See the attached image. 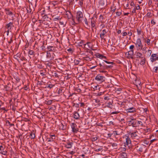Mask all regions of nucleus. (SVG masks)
<instances>
[{
    "label": "nucleus",
    "instance_id": "64",
    "mask_svg": "<svg viewBox=\"0 0 158 158\" xmlns=\"http://www.w3.org/2000/svg\"><path fill=\"white\" fill-rule=\"evenodd\" d=\"M130 5L131 6H135V4H134V2L132 1L130 3Z\"/></svg>",
    "mask_w": 158,
    "mask_h": 158
},
{
    "label": "nucleus",
    "instance_id": "4",
    "mask_svg": "<svg viewBox=\"0 0 158 158\" xmlns=\"http://www.w3.org/2000/svg\"><path fill=\"white\" fill-rule=\"evenodd\" d=\"M83 18L82 13L81 11H78L76 14V19L78 23H81Z\"/></svg>",
    "mask_w": 158,
    "mask_h": 158
},
{
    "label": "nucleus",
    "instance_id": "2",
    "mask_svg": "<svg viewBox=\"0 0 158 158\" xmlns=\"http://www.w3.org/2000/svg\"><path fill=\"white\" fill-rule=\"evenodd\" d=\"M136 47L137 48V50H140V49H142V48L143 47V45L142 44V42L141 39L140 38L138 39L136 42L135 43Z\"/></svg>",
    "mask_w": 158,
    "mask_h": 158
},
{
    "label": "nucleus",
    "instance_id": "1",
    "mask_svg": "<svg viewBox=\"0 0 158 158\" xmlns=\"http://www.w3.org/2000/svg\"><path fill=\"white\" fill-rule=\"evenodd\" d=\"M99 65L100 66V68L99 69H102V70H106L113 67V66L111 65H107L106 64L102 61L101 63L99 64Z\"/></svg>",
    "mask_w": 158,
    "mask_h": 158
},
{
    "label": "nucleus",
    "instance_id": "62",
    "mask_svg": "<svg viewBox=\"0 0 158 158\" xmlns=\"http://www.w3.org/2000/svg\"><path fill=\"white\" fill-rule=\"evenodd\" d=\"M76 90L78 93H80L81 91V90L80 89L77 88L76 89Z\"/></svg>",
    "mask_w": 158,
    "mask_h": 158
},
{
    "label": "nucleus",
    "instance_id": "55",
    "mask_svg": "<svg viewBox=\"0 0 158 158\" xmlns=\"http://www.w3.org/2000/svg\"><path fill=\"white\" fill-rule=\"evenodd\" d=\"M121 14V13L120 12H119L117 11L116 12V15L117 16H120Z\"/></svg>",
    "mask_w": 158,
    "mask_h": 158
},
{
    "label": "nucleus",
    "instance_id": "51",
    "mask_svg": "<svg viewBox=\"0 0 158 158\" xmlns=\"http://www.w3.org/2000/svg\"><path fill=\"white\" fill-rule=\"evenodd\" d=\"M157 56V54H153L151 56V57H156Z\"/></svg>",
    "mask_w": 158,
    "mask_h": 158
},
{
    "label": "nucleus",
    "instance_id": "47",
    "mask_svg": "<svg viewBox=\"0 0 158 158\" xmlns=\"http://www.w3.org/2000/svg\"><path fill=\"white\" fill-rule=\"evenodd\" d=\"M111 145L113 147H115L117 146V144L116 143H111Z\"/></svg>",
    "mask_w": 158,
    "mask_h": 158
},
{
    "label": "nucleus",
    "instance_id": "16",
    "mask_svg": "<svg viewBox=\"0 0 158 158\" xmlns=\"http://www.w3.org/2000/svg\"><path fill=\"white\" fill-rule=\"evenodd\" d=\"M95 56L97 57L100 58L102 59L104 58L105 59H106V57L105 56H104L102 54H100L99 53H98L97 54H95Z\"/></svg>",
    "mask_w": 158,
    "mask_h": 158
},
{
    "label": "nucleus",
    "instance_id": "9",
    "mask_svg": "<svg viewBox=\"0 0 158 158\" xmlns=\"http://www.w3.org/2000/svg\"><path fill=\"white\" fill-rule=\"evenodd\" d=\"M50 136V138H47L46 141L51 145L50 143L54 141V139H55V135H51Z\"/></svg>",
    "mask_w": 158,
    "mask_h": 158
},
{
    "label": "nucleus",
    "instance_id": "23",
    "mask_svg": "<svg viewBox=\"0 0 158 158\" xmlns=\"http://www.w3.org/2000/svg\"><path fill=\"white\" fill-rule=\"evenodd\" d=\"M59 129L64 130L66 129V126H64L63 123H61L60 125Z\"/></svg>",
    "mask_w": 158,
    "mask_h": 158
},
{
    "label": "nucleus",
    "instance_id": "49",
    "mask_svg": "<svg viewBox=\"0 0 158 158\" xmlns=\"http://www.w3.org/2000/svg\"><path fill=\"white\" fill-rule=\"evenodd\" d=\"M137 125H140L141 126H143V125L141 121H138V122H137Z\"/></svg>",
    "mask_w": 158,
    "mask_h": 158
},
{
    "label": "nucleus",
    "instance_id": "19",
    "mask_svg": "<svg viewBox=\"0 0 158 158\" xmlns=\"http://www.w3.org/2000/svg\"><path fill=\"white\" fill-rule=\"evenodd\" d=\"M11 86V85L10 83H8L7 85H5L4 86V88L6 91H8L10 90V88Z\"/></svg>",
    "mask_w": 158,
    "mask_h": 158
},
{
    "label": "nucleus",
    "instance_id": "61",
    "mask_svg": "<svg viewBox=\"0 0 158 158\" xmlns=\"http://www.w3.org/2000/svg\"><path fill=\"white\" fill-rule=\"evenodd\" d=\"M83 1H80L79 4L81 6H82L83 4Z\"/></svg>",
    "mask_w": 158,
    "mask_h": 158
},
{
    "label": "nucleus",
    "instance_id": "53",
    "mask_svg": "<svg viewBox=\"0 0 158 158\" xmlns=\"http://www.w3.org/2000/svg\"><path fill=\"white\" fill-rule=\"evenodd\" d=\"M154 69H155V71H154V72L156 73H157V71L158 70V67H155L154 68Z\"/></svg>",
    "mask_w": 158,
    "mask_h": 158
},
{
    "label": "nucleus",
    "instance_id": "50",
    "mask_svg": "<svg viewBox=\"0 0 158 158\" xmlns=\"http://www.w3.org/2000/svg\"><path fill=\"white\" fill-rule=\"evenodd\" d=\"M137 32L138 35H140L141 33V31L140 30H139V29H137Z\"/></svg>",
    "mask_w": 158,
    "mask_h": 158
},
{
    "label": "nucleus",
    "instance_id": "40",
    "mask_svg": "<svg viewBox=\"0 0 158 158\" xmlns=\"http://www.w3.org/2000/svg\"><path fill=\"white\" fill-rule=\"evenodd\" d=\"M150 59L151 61L152 62H153L156 60V57H151Z\"/></svg>",
    "mask_w": 158,
    "mask_h": 158
},
{
    "label": "nucleus",
    "instance_id": "28",
    "mask_svg": "<svg viewBox=\"0 0 158 158\" xmlns=\"http://www.w3.org/2000/svg\"><path fill=\"white\" fill-rule=\"evenodd\" d=\"M137 150L140 152H142L143 151V148L142 147H139L137 146L136 147Z\"/></svg>",
    "mask_w": 158,
    "mask_h": 158
},
{
    "label": "nucleus",
    "instance_id": "27",
    "mask_svg": "<svg viewBox=\"0 0 158 158\" xmlns=\"http://www.w3.org/2000/svg\"><path fill=\"white\" fill-rule=\"evenodd\" d=\"M29 136L31 139H33L35 137V134L34 133L31 132Z\"/></svg>",
    "mask_w": 158,
    "mask_h": 158
},
{
    "label": "nucleus",
    "instance_id": "21",
    "mask_svg": "<svg viewBox=\"0 0 158 158\" xmlns=\"http://www.w3.org/2000/svg\"><path fill=\"white\" fill-rule=\"evenodd\" d=\"M42 44V45L41 46V47L42 48V49L43 51H45V46H44V42L43 41L42 42H39L37 44V45L38 44H40V45H41V44Z\"/></svg>",
    "mask_w": 158,
    "mask_h": 158
},
{
    "label": "nucleus",
    "instance_id": "17",
    "mask_svg": "<svg viewBox=\"0 0 158 158\" xmlns=\"http://www.w3.org/2000/svg\"><path fill=\"white\" fill-rule=\"evenodd\" d=\"M65 15L67 16V17L68 19L71 18L72 17H73V16L72 15V14L71 13V12L69 11H66L65 13Z\"/></svg>",
    "mask_w": 158,
    "mask_h": 158
},
{
    "label": "nucleus",
    "instance_id": "3",
    "mask_svg": "<svg viewBox=\"0 0 158 158\" xmlns=\"http://www.w3.org/2000/svg\"><path fill=\"white\" fill-rule=\"evenodd\" d=\"M54 56L55 55L54 53H51L48 51L47 52L46 58L48 59V60L45 61L46 62H49V61L53 60L54 58Z\"/></svg>",
    "mask_w": 158,
    "mask_h": 158
},
{
    "label": "nucleus",
    "instance_id": "10",
    "mask_svg": "<svg viewBox=\"0 0 158 158\" xmlns=\"http://www.w3.org/2000/svg\"><path fill=\"white\" fill-rule=\"evenodd\" d=\"M134 54V50H131L126 53V55H128L127 56L128 58H131V59H133L132 56Z\"/></svg>",
    "mask_w": 158,
    "mask_h": 158
},
{
    "label": "nucleus",
    "instance_id": "24",
    "mask_svg": "<svg viewBox=\"0 0 158 158\" xmlns=\"http://www.w3.org/2000/svg\"><path fill=\"white\" fill-rule=\"evenodd\" d=\"M73 143L70 142L69 143H67V144H66L65 147L68 148H70L72 147V144H73Z\"/></svg>",
    "mask_w": 158,
    "mask_h": 158
},
{
    "label": "nucleus",
    "instance_id": "48",
    "mask_svg": "<svg viewBox=\"0 0 158 158\" xmlns=\"http://www.w3.org/2000/svg\"><path fill=\"white\" fill-rule=\"evenodd\" d=\"M27 12L28 13H31V9L30 7H29L28 8H27Z\"/></svg>",
    "mask_w": 158,
    "mask_h": 158
},
{
    "label": "nucleus",
    "instance_id": "58",
    "mask_svg": "<svg viewBox=\"0 0 158 158\" xmlns=\"http://www.w3.org/2000/svg\"><path fill=\"white\" fill-rule=\"evenodd\" d=\"M134 47V46L133 45H131L130 47V49L131 50H134L133 49Z\"/></svg>",
    "mask_w": 158,
    "mask_h": 158
},
{
    "label": "nucleus",
    "instance_id": "45",
    "mask_svg": "<svg viewBox=\"0 0 158 158\" xmlns=\"http://www.w3.org/2000/svg\"><path fill=\"white\" fill-rule=\"evenodd\" d=\"M102 149V148L101 147H100V148H99L97 149L96 148L95 149V151L98 152L100 151H101Z\"/></svg>",
    "mask_w": 158,
    "mask_h": 158
},
{
    "label": "nucleus",
    "instance_id": "36",
    "mask_svg": "<svg viewBox=\"0 0 158 158\" xmlns=\"http://www.w3.org/2000/svg\"><path fill=\"white\" fill-rule=\"evenodd\" d=\"M21 56V54L19 53H17L16 55L14 56V58L17 59V57H20Z\"/></svg>",
    "mask_w": 158,
    "mask_h": 158
},
{
    "label": "nucleus",
    "instance_id": "41",
    "mask_svg": "<svg viewBox=\"0 0 158 158\" xmlns=\"http://www.w3.org/2000/svg\"><path fill=\"white\" fill-rule=\"evenodd\" d=\"M112 105L111 102H109L107 103L106 106L107 107L111 108H112L110 107V106Z\"/></svg>",
    "mask_w": 158,
    "mask_h": 158
},
{
    "label": "nucleus",
    "instance_id": "15",
    "mask_svg": "<svg viewBox=\"0 0 158 158\" xmlns=\"http://www.w3.org/2000/svg\"><path fill=\"white\" fill-rule=\"evenodd\" d=\"M106 30L104 29L102 30V33L100 35V37L102 39H103L104 38L105 34L106 33Z\"/></svg>",
    "mask_w": 158,
    "mask_h": 158
},
{
    "label": "nucleus",
    "instance_id": "34",
    "mask_svg": "<svg viewBox=\"0 0 158 158\" xmlns=\"http://www.w3.org/2000/svg\"><path fill=\"white\" fill-rule=\"evenodd\" d=\"M103 61V62H104V63H107V64H113L114 63L112 62H108V61H107L106 60H103V61Z\"/></svg>",
    "mask_w": 158,
    "mask_h": 158
},
{
    "label": "nucleus",
    "instance_id": "37",
    "mask_svg": "<svg viewBox=\"0 0 158 158\" xmlns=\"http://www.w3.org/2000/svg\"><path fill=\"white\" fill-rule=\"evenodd\" d=\"M58 4V2L57 1H53L52 2V4L54 6H55L56 5H57Z\"/></svg>",
    "mask_w": 158,
    "mask_h": 158
},
{
    "label": "nucleus",
    "instance_id": "6",
    "mask_svg": "<svg viewBox=\"0 0 158 158\" xmlns=\"http://www.w3.org/2000/svg\"><path fill=\"white\" fill-rule=\"evenodd\" d=\"M71 127L72 129V131L73 133H77L78 131V129L77 127L76 124L75 123H73L71 125Z\"/></svg>",
    "mask_w": 158,
    "mask_h": 158
},
{
    "label": "nucleus",
    "instance_id": "33",
    "mask_svg": "<svg viewBox=\"0 0 158 158\" xmlns=\"http://www.w3.org/2000/svg\"><path fill=\"white\" fill-rule=\"evenodd\" d=\"M84 60H86V61H91V59L90 58H89L88 56H86L85 57H84L83 58Z\"/></svg>",
    "mask_w": 158,
    "mask_h": 158
},
{
    "label": "nucleus",
    "instance_id": "25",
    "mask_svg": "<svg viewBox=\"0 0 158 158\" xmlns=\"http://www.w3.org/2000/svg\"><path fill=\"white\" fill-rule=\"evenodd\" d=\"M94 18L93 17H92L91 19V26L92 28L94 27L95 26V22L94 21V20H93Z\"/></svg>",
    "mask_w": 158,
    "mask_h": 158
},
{
    "label": "nucleus",
    "instance_id": "54",
    "mask_svg": "<svg viewBox=\"0 0 158 158\" xmlns=\"http://www.w3.org/2000/svg\"><path fill=\"white\" fill-rule=\"evenodd\" d=\"M54 85H52V84H49L47 86L48 88L50 89L52 88Z\"/></svg>",
    "mask_w": 158,
    "mask_h": 158
},
{
    "label": "nucleus",
    "instance_id": "5",
    "mask_svg": "<svg viewBox=\"0 0 158 158\" xmlns=\"http://www.w3.org/2000/svg\"><path fill=\"white\" fill-rule=\"evenodd\" d=\"M96 80L99 81L100 83H102L105 81V77L101 76L100 74L98 75L95 77Z\"/></svg>",
    "mask_w": 158,
    "mask_h": 158
},
{
    "label": "nucleus",
    "instance_id": "22",
    "mask_svg": "<svg viewBox=\"0 0 158 158\" xmlns=\"http://www.w3.org/2000/svg\"><path fill=\"white\" fill-rule=\"evenodd\" d=\"M13 23L11 22H10L6 25V27L7 28L8 30H10L11 29V27L12 26H14L13 25Z\"/></svg>",
    "mask_w": 158,
    "mask_h": 158
},
{
    "label": "nucleus",
    "instance_id": "52",
    "mask_svg": "<svg viewBox=\"0 0 158 158\" xmlns=\"http://www.w3.org/2000/svg\"><path fill=\"white\" fill-rule=\"evenodd\" d=\"M53 19H54V20L56 21L57 20H60V19H61L59 18V17H55V18L54 17V18H53Z\"/></svg>",
    "mask_w": 158,
    "mask_h": 158
},
{
    "label": "nucleus",
    "instance_id": "20",
    "mask_svg": "<svg viewBox=\"0 0 158 158\" xmlns=\"http://www.w3.org/2000/svg\"><path fill=\"white\" fill-rule=\"evenodd\" d=\"M131 125L133 127H136L139 126V125H137V122L136 120L132 121Z\"/></svg>",
    "mask_w": 158,
    "mask_h": 158
},
{
    "label": "nucleus",
    "instance_id": "32",
    "mask_svg": "<svg viewBox=\"0 0 158 158\" xmlns=\"http://www.w3.org/2000/svg\"><path fill=\"white\" fill-rule=\"evenodd\" d=\"M90 44V42H87L86 44H83L84 47H83V48H86L85 46H86V47H87V46H88V47L89 48H90V46L89 45V44Z\"/></svg>",
    "mask_w": 158,
    "mask_h": 158
},
{
    "label": "nucleus",
    "instance_id": "60",
    "mask_svg": "<svg viewBox=\"0 0 158 158\" xmlns=\"http://www.w3.org/2000/svg\"><path fill=\"white\" fill-rule=\"evenodd\" d=\"M145 61H143V60H142L141 61L140 63V64L141 65H143L145 64Z\"/></svg>",
    "mask_w": 158,
    "mask_h": 158
},
{
    "label": "nucleus",
    "instance_id": "8",
    "mask_svg": "<svg viewBox=\"0 0 158 158\" xmlns=\"http://www.w3.org/2000/svg\"><path fill=\"white\" fill-rule=\"evenodd\" d=\"M130 134L133 139H139V137L138 135V133L137 131H136L134 132H130Z\"/></svg>",
    "mask_w": 158,
    "mask_h": 158
},
{
    "label": "nucleus",
    "instance_id": "14",
    "mask_svg": "<svg viewBox=\"0 0 158 158\" xmlns=\"http://www.w3.org/2000/svg\"><path fill=\"white\" fill-rule=\"evenodd\" d=\"M106 0H100L99 2V5L102 6L106 4Z\"/></svg>",
    "mask_w": 158,
    "mask_h": 158
},
{
    "label": "nucleus",
    "instance_id": "29",
    "mask_svg": "<svg viewBox=\"0 0 158 158\" xmlns=\"http://www.w3.org/2000/svg\"><path fill=\"white\" fill-rule=\"evenodd\" d=\"M28 54L29 55H34L35 56V52L32 50H30L28 52Z\"/></svg>",
    "mask_w": 158,
    "mask_h": 158
},
{
    "label": "nucleus",
    "instance_id": "31",
    "mask_svg": "<svg viewBox=\"0 0 158 158\" xmlns=\"http://www.w3.org/2000/svg\"><path fill=\"white\" fill-rule=\"evenodd\" d=\"M47 48L49 51H52L53 50L52 49L53 48V47L52 46H48Z\"/></svg>",
    "mask_w": 158,
    "mask_h": 158
},
{
    "label": "nucleus",
    "instance_id": "42",
    "mask_svg": "<svg viewBox=\"0 0 158 158\" xmlns=\"http://www.w3.org/2000/svg\"><path fill=\"white\" fill-rule=\"evenodd\" d=\"M83 44V41H81L80 42V43L78 44V46H81L83 47H84Z\"/></svg>",
    "mask_w": 158,
    "mask_h": 158
},
{
    "label": "nucleus",
    "instance_id": "13",
    "mask_svg": "<svg viewBox=\"0 0 158 158\" xmlns=\"http://www.w3.org/2000/svg\"><path fill=\"white\" fill-rule=\"evenodd\" d=\"M135 55L136 56L137 58H143L142 54L139 52H136Z\"/></svg>",
    "mask_w": 158,
    "mask_h": 158
},
{
    "label": "nucleus",
    "instance_id": "35",
    "mask_svg": "<svg viewBox=\"0 0 158 158\" xmlns=\"http://www.w3.org/2000/svg\"><path fill=\"white\" fill-rule=\"evenodd\" d=\"M6 123L7 125L8 124L10 126L14 125V124H13L10 123V122L8 120L6 121Z\"/></svg>",
    "mask_w": 158,
    "mask_h": 158
},
{
    "label": "nucleus",
    "instance_id": "38",
    "mask_svg": "<svg viewBox=\"0 0 158 158\" xmlns=\"http://www.w3.org/2000/svg\"><path fill=\"white\" fill-rule=\"evenodd\" d=\"M52 100H48L47 101H46V102H47L46 103L48 105H50L51 104L52 102Z\"/></svg>",
    "mask_w": 158,
    "mask_h": 158
},
{
    "label": "nucleus",
    "instance_id": "57",
    "mask_svg": "<svg viewBox=\"0 0 158 158\" xmlns=\"http://www.w3.org/2000/svg\"><path fill=\"white\" fill-rule=\"evenodd\" d=\"M146 43L148 45H149L150 43V40L149 39H148Z\"/></svg>",
    "mask_w": 158,
    "mask_h": 158
},
{
    "label": "nucleus",
    "instance_id": "46",
    "mask_svg": "<svg viewBox=\"0 0 158 158\" xmlns=\"http://www.w3.org/2000/svg\"><path fill=\"white\" fill-rule=\"evenodd\" d=\"M42 82H43V81H38L37 83V85H42Z\"/></svg>",
    "mask_w": 158,
    "mask_h": 158
},
{
    "label": "nucleus",
    "instance_id": "43",
    "mask_svg": "<svg viewBox=\"0 0 158 158\" xmlns=\"http://www.w3.org/2000/svg\"><path fill=\"white\" fill-rule=\"evenodd\" d=\"M73 106L77 108L79 107V104L77 103H73Z\"/></svg>",
    "mask_w": 158,
    "mask_h": 158
},
{
    "label": "nucleus",
    "instance_id": "12",
    "mask_svg": "<svg viewBox=\"0 0 158 158\" xmlns=\"http://www.w3.org/2000/svg\"><path fill=\"white\" fill-rule=\"evenodd\" d=\"M126 136V143L125 144V145H124L125 147L126 146V145L127 146L129 144H131V141L129 137L127 136Z\"/></svg>",
    "mask_w": 158,
    "mask_h": 158
},
{
    "label": "nucleus",
    "instance_id": "59",
    "mask_svg": "<svg viewBox=\"0 0 158 158\" xmlns=\"http://www.w3.org/2000/svg\"><path fill=\"white\" fill-rule=\"evenodd\" d=\"M104 99L105 100H109L110 99V98L108 96H105L104 97Z\"/></svg>",
    "mask_w": 158,
    "mask_h": 158
},
{
    "label": "nucleus",
    "instance_id": "26",
    "mask_svg": "<svg viewBox=\"0 0 158 158\" xmlns=\"http://www.w3.org/2000/svg\"><path fill=\"white\" fill-rule=\"evenodd\" d=\"M120 156L121 158H126L127 157V154L124 152H122L120 154Z\"/></svg>",
    "mask_w": 158,
    "mask_h": 158
},
{
    "label": "nucleus",
    "instance_id": "30",
    "mask_svg": "<svg viewBox=\"0 0 158 158\" xmlns=\"http://www.w3.org/2000/svg\"><path fill=\"white\" fill-rule=\"evenodd\" d=\"M99 71L100 73H103L105 74L106 75L107 74V72L106 71H105V70H102V69H99Z\"/></svg>",
    "mask_w": 158,
    "mask_h": 158
},
{
    "label": "nucleus",
    "instance_id": "63",
    "mask_svg": "<svg viewBox=\"0 0 158 158\" xmlns=\"http://www.w3.org/2000/svg\"><path fill=\"white\" fill-rule=\"evenodd\" d=\"M96 125L97 126H100L101 127H103V125L100 123H96Z\"/></svg>",
    "mask_w": 158,
    "mask_h": 158
},
{
    "label": "nucleus",
    "instance_id": "7",
    "mask_svg": "<svg viewBox=\"0 0 158 158\" xmlns=\"http://www.w3.org/2000/svg\"><path fill=\"white\" fill-rule=\"evenodd\" d=\"M0 153L2 155H6L7 153L6 149H5V146L2 145L0 146Z\"/></svg>",
    "mask_w": 158,
    "mask_h": 158
},
{
    "label": "nucleus",
    "instance_id": "11",
    "mask_svg": "<svg viewBox=\"0 0 158 158\" xmlns=\"http://www.w3.org/2000/svg\"><path fill=\"white\" fill-rule=\"evenodd\" d=\"M126 111L127 113H133L136 112V110L135 108L132 107L127 109L126 110Z\"/></svg>",
    "mask_w": 158,
    "mask_h": 158
},
{
    "label": "nucleus",
    "instance_id": "56",
    "mask_svg": "<svg viewBox=\"0 0 158 158\" xmlns=\"http://www.w3.org/2000/svg\"><path fill=\"white\" fill-rule=\"evenodd\" d=\"M147 48L146 47H144L142 48V49H140L142 50L143 51L146 52Z\"/></svg>",
    "mask_w": 158,
    "mask_h": 158
},
{
    "label": "nucleus",
    "instance_id": "44",
    "mask_svg": "<svg viewBox=\"0 0 158 158\" xmlns=\"http://www.w3.org/2000/svg\"><path fill=\"white\" fill-rule=\"evenodd\" d=\"M80 61L78 60H75L74 61V63L75 64H78L79 63Z\"/></svg>",
    "mask_w": 158,
    "mask_h": 158
},
{
    "label": "nucleus",
    "instance_id": "39",
    "mask_svg": "<svg viewBox=\"0 0 158 158\" xmlns=\"http://www.w3.org/2000/svg\"><path fill=\"white\" fill-rule=\"evenodd\" d=\"M63 92H64L63 89H60L58 91V93L59 94H60L62 93Z\"/></svg>",
    "mask_w": 158,
    "mask_h": 158
},
{
    "label": "nucleus",
    "instance_id": "18",
    "mask_svg": "<svg viewBox=\"0 0 158 158\" xmlns=\"http://www.w3.org/2000/svg\"><path fill=\"white\" fill-rule=\"evenodd\" d=\"M73 115V117L75 119H78L79 118L80 115L78 112H74Z\"/></svg>",
    "mask_w": 158,
    "mask_h": 158
}]
</instances>
